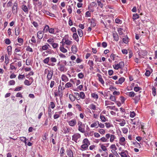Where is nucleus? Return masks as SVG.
I'll return each instance as SVG.
<instances>
[{"mask_svg": "<svg viewBox=\"0 0 157 157\" xmlns=\"http://www.w3.org/2000/svg\"><path fill=\"white\" fill-rule=\"evenodd\" d=\"M78 130L82 133L85 132V129L83 128L84 125H83L81 122L79 121L78 122Z\"/></svg>", "mask_w": 157, "mask_h": 157, "instance_id": "obj_1", "label": "nucleus"}, {"mask_svg": "<svg viewBox=\"0 0 157 157\" xmlns=\"http://www.w3.org/2000/svg\"><path fill=\"white\" fill-rule=\"evenodd\" d=\"M81 137L80 134L78 133H76L72 136V140L75 142L77 143V140Z\"/></svg>", "mask_w": 157, "mask_h": 157, "instance_id": "obj_2", "label": "nucleus"}, {"mask_svg": "<svg viewBox=\"0 0 157 157\" xmlns=\"http://www.w3.org/2000/svg\"><path fill=\"white\" fill-rule=\"evenodd\" d=\"M18 4L17 2H16L14 3L12 7V12L13 14H16L17 13Z\"/></svg>", "mask_w": 157, "mask_h": 157, "instance_id": "obj_3", "label": "nucleus"}, {"mask_svg": "<svg viewBox=\"0 0 157 157\" xmlns=\"http://www.w3.org/2000/svg\"><path fill=\"white\" fill-rule=\"evenodd\" d=\"M57 65L59 66L58 68V70L61 72H63L65 71V67L62 64L60 63V62L59 61L57 64Z\"/></svg>", "mask_w": 157, "mask_h": 157, "instance_id": "obj_4", "label": "nucleus"}, {"mask_svg": "<svg viewBox=\"0 0 157 157\" xmlns=\"http://www.w3.org/2000/svg\"><path fill=\"white\" fill-rule=\"evenodd\" d=\"M69 125L72 127L74 126L76 124V121L75 119H73L71 121H67Z\"/></svg>", "mask_w": 157, "mask_h": 157, "instance_id": "obj_5", "label": "nucleus"}, {"mask_svg": "<svg viewBox=\"0 0 157 157\" xmlns=\"http://www.w3.org/2000/svg\"><path fill=\"white\" fill-rule=\"evenodd\" d=\"M48 73L47 75V78L48 80L49 81L52 78L53 74V71L52 70L49 71V70H48Z\"/></svg>", "mask_w": 157, "mask_h": 157, "instance_id": "obj_6", "label": "nucleus"}, {"mask_svg": "<svg viewBox=\"0 0 157 157\" xmlns=\"http://www.w3.org/2000/svg\"><path fill=\"white\" fill-rule=\"evenodd\" d=\"M125 80V78L123 77H122L119 78L118 81H116L115 83L117 84H121Z\"/></svg>", "mask_w": 157, "mask_h": 157, "instance_id": "obj_7", "label": "nucleus"}, {"mask_svg": "<svg viewBox=\"0 0 157 157\" xmlns=\"http://www.w3.org/2000/svg\"><path fill=\"white\" fill-rule=\"evenodd\" d=\"M97 76L98 77L99 81L101 82L102 84H104V81L102 78L101 75L99 74H97Z\"/></svg>", "mask_w": 157, "mask_h": 157, "instance_id": "obj_8", "label": "nucleus"}, {"mask_svg": "<svg viewBox=\"0 0 157 157\" xmlns=\"http://www.w3.org/2000/svg\"><path fill=\"white\" fill-rule=\"evenodd\" d=\"M139 91V93L140 94H139V96L140 97L141 96H142L144 94V91L143 90H142L141 88L138 87V92Z\"/></svg>", "mask_w": 157, "mask_h": 157, "instance_id": "obj_9", "label": "nucleus"}, {"mask_svg": "<svg viewBox=\"0 0 157 157\" xmlns=\"http://www.w3.org/2000/svg\"><path fill=\"white\" fill-rule=\"evenodd\" d=\"M82 144L84 145L86 144V145L89 146L90 144V143L87 138H85L82 141Z\"/></svg>", "mask_w": 157, "mask_h": 157, "instance_id": "obj_10", "label": "nucleus"}, {"mask_svg": "<svg viewBox=\"0 0 157 157\" xmlns=\"http://www.w3.org/2000/svg\"><path fill=\"white\" fill-rule=\"evenodd\" d=\"M67 155L69 157H73V154L72 151L70 150H67Z\"/></svg>", "mask_w": 157, "mask_h": 157, "instance_id": "obj_11", "label": "nucleus"}, {"mask_svg": "<svg viewBox=\"0 0 157 157\" xmlns=\"http://www.w3.org/2000/svg\"><path fill=\"white\" fill-rule=\"evenodd\" d=\"M73 38L76 41L78 42L79 41L78 36L76 33H74L73 35Z\"/></svg>", "mask_w": 157, "mask_h": 157, "instance_id": "obj_12", "label": "nucleus"}, {"mask_svg": "<svg viewBox=\"0 0 157 157\" xmlns=\"http://www.w3.org/2000/svg\"><path fill=\"white\" fill-rule=\"evenodd\" d=\"M99 124V122L98 121H96L94 123L91 124L90 125V127L91 128L95 127L96 128H98V126H97V124Z\"/></svg>", "mask_w": 157, "mask_h": 157, "instance_id": "obj_13", "label": "nucleus"}, {"mask_svg": "<svg viewBox=\"0 0 157 157\" xmlns=\"http://www.w3.org/2000/svg\"><path fill=\"white\" fill-rule=\"evenodd\" d=\"M22 10L25 13H28V9L27 6L25 5H23L22 6Z\"/></svg>", "mask_w": 157, "mask_h": 157, "instance_id": "obj_14", "label": "nucleus"}, {"mask_svg": "<svg viewBox=\"0 0 157 157\" xmlns=\"http://www.w3.org/2000/svg\"><path fill=\"white\" fill-rule=\"evenodd\" d=\"M37 37L39 39H41L43 36V34L42 31H39L37 33Z\"/></svg>", "mask_w": 157, "mask_h": 157, "instance_id": "obj_15", "label": "nucleus"}, {"mask_svg": "<svg viewBox=\"0 0 157 157\" xmlns=\"http://www.w3.org/2000/svg\"><path fill=\"white\" fill-rule=\"evenodd\" d=\"M20 32V29L19 27H17L15 29V35L16 36H18L19 34V33Z\"/></svg>", "mask_w": 157, "mask_h": 157, "instance_id": "obj_16", "label": "nucleus"}, {"mask_svg": "<svg viewBox=\"0 0 157 157\" xmlns=\"http://www.w3.org/2000/svg\"><path fill=\"white\" fill-rule=\"evenodd\" d=\"M96 21L92 19H91V25L92 27H94L96 25Z\"/></svg>", "mask_w": 157, "mask_h": 157, "instance_id": "obj_17", "label": "nucleus"}, {"mask_svg": "<svg viewBox=\"0 0 157 157\" xmlns=\"http://www.w3.org/2000/svg\"><path fill=\"white\" fill-rule=\"evenodd\" d=\"M61 78L62 81L66 82L68 81V78L67 77L64 75H63L61 76Z\"/></svg>", "mask_w": 157, "mask_h": 157, "instance_id": "obj_18", "label": "nucleus"}, {"mask_svg": "<svg viewBox=\"0 0 157 157\" xmlns=\"http://www.w3.org/2000/svg\"><path fill=\"white\" fill-rule=\"evenodd\" d=\"M49 26L48 25H46L45 26L43 30V32L44 33H46L48 31H49Z\"/></svg>", "mask_w": 157, "mask_h": 157, "instance_id": "obj_19", "label": "nucleus"}, {"mask_svg": "<svg viewBox=\"0 0 157 157\" xmlns=\"http://www.w3.org/2000/svg\"><path fill=\"white\" fill-rule=\"evenodd\" d=\"M113 36L114 40L116 41H117L118 40V36L117 33H113Z\"/></svg>", "mask_w": 157, "mask_h": 157, "instance_id": "obj_20", "label": "nucleus"}, {"mask_svg": "<svg viewBox=\"0 0 157 157\" xmlns=\"http://www.w3.org/2000/svg\"><path fill=\"white\" fill-rule=\"evenodd\" d=\"M132 19L133 21L136 22V20L137 19V13H134L132 15Z\"/></svg>", "mask_w": 157, "mask_h": 157, "instance_id": "obj_21", "label": "nucleus"}, {"mask_svg": "<svg viewBox=\"0 0 157 157\" xmlns=\"http://www.w3.org/2000/svg\"><path fill=\"white\" fill-rule=\"evenodd\" d=\"M88 64H89L90 68L92 69L93 68L94 63L92 61L89 60L88 62Z\"/></svg>", "mask_w": 157, "mask_h": 157, "instance_id": "obj_22", "label": "nucleus"}, {"mask_svg": "<svg viewBox=\"0 0 157 157\" xmlns=\"http://www.w3.org/2000/svg\"><path fill=\"white\" fill-rule=\"evenodd\" d=\"M7 49L8 52V54L9 55H10L11 54V52L12 50V47L11 46H8L7 48Z\"/></svg>", "mask_w": 157, "mask_h": 157, "instance_id": "obj_23", "label": "nucleus"}, {"mask_svg": "<svg viewBox=\"0 0 157 157\" xmlns=\"http://www.w3.org/2000/svg\"><path fill=\"white\" fill-rule=\"evenodd\" d=\"M78 33L79 36L80 37H81L83 36V32L82 30L80 29H78Z\"/></svg>", "mask_w": 157, "mask_h": 157, "instance_id": "obj_24", "label": "nucleus"}, {"mask_svg": "<svg viewBox=\"0 0 157 157\" xmlns=\"http://www.w3.org/2000/svg\"><path fill=\"white\" fill-rule=\"evenodd\" d=\"M122 40L123 42L126 44H127L128 43V38L127 36H125L124 38H123Z\"/></svg>", "mask_w": 157, "mask_h": 157, "instance_id": "obj_25", "label": "nucleus"}, {"mask_svg": "<svg viewBox=\"0 0 157 157\" xmlns=\"http://www.w3.org/2000/svg\"><path fill=\"white\" fill-rule=\"evenodd\" d=\"M76 98L75 96H73L72 95L70 94L69 95V98L72 101H74Z\"/></svg>", "mask_w": 157, "mask_h": 157, "instance_id": "obj_26", "label": "nucleus"}, {"mask_svg": "<svg viewBox=\"0 0 157 157\" xmlns=\"http://www.w3.org/2000/svg\"><path fill=\"white\" fill-rule=\"evenodd\" d=\"M60 49L62 52L64 53H65L67 52V50L63 46H61L60 48Z\"/></svg>", "mask_w": 157, "mask_h": 157, "instance_id": "obj_27", "label": "nucleus"}, {"mask_svg": "<svg viewBox=\"0 0 157 157\" xmlns=\"http://www.w3.org/2000/svg\"><path fill=\"white\" fill-rule=\"evenodd\" d=\"M24 83L25 85L27 86H30L31 84L30 81H28V80H25L24 81Z\"/></svg>", "mask_w": 157, "mask_h": 157, "instance_id": "obj_28", "label": "nucleus"}, {"mask_svg": "<svg viewBox=\"0 0 157 157\" xmlns=\"http://www.w3.org/2000/svg\"><path fill=\"white\" fill-rule=\"evenodd\" d=\"M89 108L93 110H94L96 109V106L93 104L90 105L89 106Z\"/></svg>", "mask_w": 157, "mask_h": 157, "instance_id": "obj_29", "label": "nucleus"}, {"mask_svg": "<svg viewBox=\"0 0 157 157\" xmlns=\"http://www.w3.org/2000/svg\"><path fill=\"white\" fill-rule=\"evenodd\" d=\"M125 141V139L124 137H122L120 139L119 143L121 144H122V143L124 142Z\"/></svg>", "mask_w": 157, "mask_h": 157, "instance_id": "obj_30", "label": "nucleus"}, {"mask_svg": "<svg viewBox=\"0 0 157 157\" xmlns=\"http://www.w3.org/2000/svg\"><path fill=\"white\" fill-rule=\"evenodd\" d=\"M100 118L101 121L102 122H105L106 121V119L105 117L103 115H101V114H100Z\"/></svg>", "mask_w": 157, "mask_h": 157, "instance_id": "obj_31", "label": "nucleus"}, {"mask_svg": "<svg viewBox=\"0 0 157 157\" xmlns=\"http://www.w3.org/2000/svg\"><path fill=\"white\" fill-rule=\"evenodd\" d=\"M127 95H128L130 97H133L135 96V94L133 92H131L128 93Z\"/></svg>", "mask_w": 157, "mask_h": 157, "instance_id": "obj_32", "label": "nucleus"}, {"mask_svg": "<svg viewBox=\"0 0 157 157\" xmlns=\"http://www.w3.org/2000/svg\"><path fill=\"white\" fill-rule=\"evenodd\" d=\"M65 152V150L64 149V148L63 147H61V148L60 149V156H63V154Z\"/></svg>", "mask_w": 157, "mask_h": 157, "instance_id": "obj_33", "label": "nucleus"}, {"mask_svg": "<svg viewBox=\"0 0 157 157\" xmlns=\"http://www.w3.org/2000/svg\"><path fill=\"white\" fill-rule=\"evenodd\" d=\"M80 97L82 99H84L85 98V95L84 93L83 92H81L80 93Z\"/></svg>", "mask_w": 157, "mask_h": 157, "instance_id": "obj_34", "label": "nucleus"}, {"mask_svg": "<svg viewBox=\"0 0 157 157\" xmlns=\"http://www.w3.org/2000/svg\"><path fill=\"white\" fill-rule=\"evenodd\" d=\"M49 57H47L44 59V60L43 62L44 63L46 64H48V63L49 62Z\"/></svg>", "mask_w": 157, "mask_h": 157, "instance_id": "obj_35", "label": "nucleus"}, {"mask_svg": "<svg viewBox=\"0 0 157 157\" xmlns=\"http://www.w3.org/2000/svg\"><path fill=\"white\" fill-rule=\"evenodd\" d=\"M123 29L121 28H120L118 29V31L120 35H122L123 33L122 32Z\"/></svg>", "mask_w": 157, "mask_h": 157, "instance_id": "obj_36", "label": "nucleus"}, {"mask_svg": "<svg viewBox=\"0 0 157 157\" xmlns=\"http://www.w3.org/2000/svg\"><path fill=\"white\" fill-rule=\"evenodd\" d=\"M110 137V142H112L113 141L114 139H115V136L114 135H111Z\"/></svg>", "mask_w": 157, "mask_h": 157, "instance_id": "obj_37", "label": "nucleus"}, {"mask_svg": "<svg viewBox=\"0 0 157 157\" xmlns=\"http://www.w3.org/2000/svg\"><path fill=\"white\" fill-rule=\"evenodd\" d=\"M144 124L143 123H140L139 125V128L144 129Z\"/></svg>", "mask_w": 157, "mask_h": 157, "instance_id": "obj_38", "label": "nucleus"}, {"mask_svg": "<svg viewBox=\"0 0 157 157\" xmlns=\"http://www.w3.org/2000/svg\"><path fill=\"white\" fill-rule=\"evenodd\" d=\"M120 67V68H122L124 66V63L123 62H121L119 64H118Z\"/></svg>", "mask_w": 157, "mask_h": 157, "instance_id": "obj_39", "label": "nucleus"}, {"mask_svg": "<svg viewBox=\"0 0 157 157\" xmlns=\"http://www.w3.org/2000/svg\"><path fill=\"white\" fill-rule=\"evenodd\" d=\"M91 96L92 97L94 98H96V99H97L98 98V95L95 93H92L91 94Z\"/></svg>", "mask_w": 157, "mask_h": 157, "instance_id": "obj_40", "label": "nucleus"}, {"mask_svg": "<svg viewBox=\"0 0 157 157\" xmlns=\"http://www.w3.org/2000/svg\"><path fill=\"white\" fill-rule=\"evenodd\" d=\"M52 45L53 48H57L58 46V44L56 43H52Z\"/></svg>", "mask_w": 157, "mask_h": 157, "instance_id": "obj_41", "label": "nucleus"}, {"mask_svg": "<svg viewBox=\"0 0 157 157\" xmlns=\"http://www.w3.org/2000/svg\"><path fill=\"white\" fill-rule=\"evenodd\" d=\"M78 76L80 78H82L84 77V75L82 73H80L78 74Z\"/></svg>", "mask_w": 157, "mask_h": 157, "instance_id": "obj_42", "label": "nucleus"}, {"mask_svg": "<svg viewBox=\"0 0 157 157\" xmlns=\"http://www.w3.org/2000/svg\"><path fill=\"white\" fill-rule=\"evenodd\" d=\"M71 43H72V42L70 40H65V44H66L67 45H70Z\"/></svg>", "mask_w": 157, "mask_h": 157, "instance_id": "obj_43", "label": "nucleus"}, {"mask_svg": "<svg viewBox=\"0 0 157 157\" xmlns=\"http://www.w3.org/2000/svg\"><path fill=\"white\" fill-rule=\"evenodd\" d=\"M101 147L103 151H107V149L106 148L105 146H104L103 145L101 144Z\"/></svg>", "mask_w": 157, "mask_h": 157, "instance_id": "obj_44", "label": "nucleus"}, {"mask_svg": "<svg viewBox=\"0 0 157 157\" xmlns=\"http://www.w3.org/2000/svg\"><path fill=\"white\" fill-rule=\"evenodd\" d=\"M72 84L70 82H67L65 85L66 87L69 88L71 86Z\"/></svg>", "mask_w": 157, "mask_h": 157, "instance_id": "obj_45", "label": "nucleus"}, {"mask_svg": "<svg viewBox=\"0 0 157 157\" xmlns=\"http://www.w3.org/2000/svg\"><path fill=\"white\" fill-rule=\"evenodd\" d=\"M60 117L59 114H58L57 112H56L54 115V119H56Z\"/></svg>", "mask_w": 157, "mask_h": 157, "instance_id": "obj_46", "label": "nucleus"}, {"mask_svg": "<svg viewBox=\"0 0 157 157\" xmlns=\"http://www.w3.org/2000/svg\"><path fill=\"white\" fill-rule=\"evenodd\" d=\"M98 132L101 134H103L105 133V130L102 129H100L98 130Z\"/></svg>", "mask_w": 157, "mask_h": 157, "instance_id": "obj_47", "label": "nucleus"}, {"mask_svg": "<svg viewBox=\"0 0 157 157\" xmlns=\"http://www.w3.org/2000/svg\"><path fill=\"white\" fill-rule=\"evenodd\" d=\"M152 94L154 96L156 95V89L155 87H153L152 88Z\"/></svg>", "mask_w": 157, "mask_h": 157, "instance_id": "obj_48", "label": "nucleus"}, {"mask_svg": "<svg viewBox=\"0 0 157 157\" xmlns=\"http://www.w3.org/2000/svg\"><path fill=\"white\" fill-rule=\"evenodd\" d=\"M47 42H48L49 43L52 44V43H53L54 40L53 38H51L48 39L47 40Z\"/></svg>", "mask_w": 157, "mask_h": 157, "instance_id": "obj_49", "label": "nucleus"}, {"mask_svg": "<svg viewBox=\"0 0 157 157\" xmlns=\"http://www.w3.org/2000/svg\"><path fill=\"white\" fill-rule=\"evenodd\" d=\"M5 43L7 44H10L11 42L9 39H6L5 40Z\"/></svg>", "mask_w": 157, "mask_h": 157, "instance_id": "obj_50", "label": "nucleus"}, {"mask_svg": "<svg viewBox=\"0 0 157 157\" xmlns=\"http://www.w3.org/2000/svg\"><path fill=\"white\" fill-rule=\"evenodd\" d=\"M67 11L68 12V13L69 14L71 13H72V9L71 7V6H68V8L67 9Z\"/></svg>", "mask_w": 157, "mask_h": 157, "instance_id": "obj_51", "label": "nucleus"}, {"mask_svg": "<svg viewBox=\"0 0 157 157\" xmlns=\"http://www.w3.org/2000/svg\"><path fill=\"white\" fill-rule=\"evenodd\" d=\"M9 84L10 85H14L15 84V82L13 80H10L9 82Z\"/></svg>", "mask_w": 157, "mask_h": 157, "instance_id": "obj_52", "label": "nucleus"}, {"mask_svg": "<svg viewBox=\"0 0 157 157\" xmlns=\"http://www.w3.org/2000/svg\"><path fill=\"white\" fill-rule=\"evenodd\" d=\"M115 22L117 23L118 24H121L122 23V21L118 18H116L115 19Z\"/></svg>", "mask_w": 157, "mask_h": 157, "instance_id": "obj_53", "label": "nucleus"}, {"mask_svg": "<svg viewBox=\"0 0 157 157\" xmlns=\"http://www.w3.org/2000/svg\"><path fill=\"white\" fill-rule=\"evenodd\" d=\"M97 2L98 6L101 8H102L103 7V4L99 0H98Z\"/></svg>", "mask_w": 157, "mask_h": 157, "instance_id": "obj_54", "label": "nucleus"}, {"mask_svg": "<svg viewBox=\"0 0 157 157\" xmlns=\"http://www.w3.org/2000/svg\"><path fill=\"white\" fill-rule=\"evenodd\" d=\"M22 88V86L16 87L14 90V91H18L20 90Z\"/></svg>", "mask_w": 157, "mask_h": 157, "instance_id": "obj_55", "label": "nucleus"}, {"mask_svg": "<svg viewBox=\"0 0 157 157\" xmlns=\"http://www.w3.org/2000/svg\"><path fill=\"white\" fill-rule=\"evenodd\" d=\"M122 130L124 134L128 132V129L126 128H122Z\"/></svg>", "mask_w": 157, "mask_h": 157, "instance_id": "obj_56", "label": "nucleus"}, {"mask_svg": "<svg viewBox=\"0 0 157 157\" xmlns=\"http://www.w3.org/2000/svg\"><path fill=\"white\" fill-rule=\"evenodd\" d=\"M48 134L47 133H45L44 134V136L42 137V140H45L46 139V137L48 136Z\"/></svg>", "mask_w": 157, "mask_h": 157, "instance_id": "obj_57", "label": "nucleus"}, {"mask_svg": "<svg viewBox=\"0 0 157 157\" xmlns=\"http://www.w3.org/2000/svg\"><path fill=\"white\" fill-rule=\"evenodd\" d=\"M110 100H111V101H115V100H116V99H115V97L114 96H113L112 95H111L110 97Z\"/></svg>", "mask_w": 157, "mask_h": 157, "instance_id": "obj_58", "label": "nucleus"}, {"mask_svg": "<svg viewBox=\"0 0 157 157\" xmlns=\"http://www.w3.org/2000/svg\"><path fill=\"white\" fill-rule=\"evenodd\" d=\"M50 60L53 63H56L57 61V59L54 57H52L51 58Z\"/></svg>", "mask_w": 157, "mask_h": 157, "instance_id": "obj_59", "label": "nucleus"}, {"mask_svg": "<svg viewBox=\"0 0 157 157\" xmlns=\"http://www.w3.org/2000/svg\"><path fill=\"white\" fill-rule=\"evenodd\" d=\"M26 50L27 51L30 52H33L32 49L30 48L29 46H28L26 49Z\"/></svg>", "mask_w": 157, "mask_h": 157, "instance_id": "obj_60", "label": "nucleus"}, {"mask_svg": "<svg viewBox=\"0 0 157 157\" xmlns=\"http://www.w3.org/2000/svg\"><path fill=\"white\" fill-rule=\"evenodd\" d=\"M21 140L22 141L24 142L25 143V144H26L27 142H26V139L25 137H22L21 138Z\"/></svg>", "mask_w": 157, "mask_h": 157, "instance_id": "obj_61", "label": "nucleus"}, {"mask_svg": "<svg viewBox=\"0 0 157 157\" xmlns=\"http://www.w3.org/2000/svg\"><path fill=\"white\" fill-rule=\"evenodd\" d=\"M121 157H127L126 154L124 152H122L121 154L119 153Z\"/></svg>", "mask_w": 157, "mask_h": 157, "instance_id": "obj_62", "label": "nucleus"}, {"mask_svg": "<svg viewBox=\"0 0 157 157\" xmlns=\"http://www.w3.org/2000/svg\"><path fill=\"white\" fill-rule=\"evenodd\" d=\"M48 32L50 33H52V34H55L54 33V29H53V28L49 29Z\"/></svg>", "mask_w": 157, "mask_h": 157, "instance_id": "obj_63", "label": "nucleus"}, {"mask_svg": "<svg viewBox=\"0 0 157 157\" xmlns=\"http://www.w3.org/2000/svg\"><path fill=\"white\" fill-rule=\"evenodd\" d=\"M25 77V75H19L18 76V79L19 80L22 79Z\"/></svg>", "mask_w": 157, "mask_h": 157, "instance_id": "obj_64", "label": "nucleus"}]
</instances>
